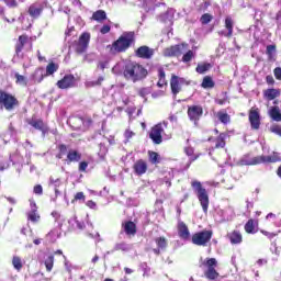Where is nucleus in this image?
<instances>
[{
	"label": "nucleus",
	"instance_id": "nucleus-1",
	"mask_svg": "<svg viewBox=\"0 0 281 281\" xmlns=\"http://www.w3.org/2000/svg\"><path fill=\"white\" fill-rule=\"evenodd\" d=\"M123 76L125 80L140 82L148 77V69L137 61H130L123 68Z\"/></svg>",
	"mask_w": 281,
	"mask_h": 281
},
{
	"label": "nucleus",
	"instance_id": "nucleus-2",
	"mask_svg": "<svg viewBox=\"0 0 281 281\" xmlns=\"http://www.w3.org/2000/svg\"><path fill=\"white\" fill-rule=\"evenodd\" d=\"M135 43V35L133 33H124L116 41L105 47L110 56H117L124 54L131 45Z\"/></svg>",
	"mask_w": 281,
	"mask_h": 281
},
{
	"label": "nucleus",
	"instance_id": "nucleus-3",
	"mask_svg": "<svg viewBox=\"0 0 281 281\" xmlns=\"http://www.w3.org/2000/svg\"><path fill=\"white\" fill-rule=\"evenodd\" d=\"M191 188L198 196L203 212L207 213V210L210 207V194L207 193V189L204 188L203 183H201V181L199 180L191 181Z\"/></svg>",
	"mask_w": 281,
	"mask_h": 281
},
{
	"label": "nucleus",
	"instance_id": "nucleus-4",
	"mask_svg": "<svg viewBox=\"0 0 281 281\" xmlns=\"http://www.w3.org/2000/svg\"><path fill=\"white\" fill-rule=\"evenodd\" d=\"M19 99L12 93L5 90H0V106L7 111H14V109L20 106Z\"/></svg>",
	"mask_w": 281,
	"mask_h": 281
},
{
	"label": "nucleus",
	"instance_id": "nucleus-5",
	"mask_svg": "<svg viewBox=\"0 0 281 281\" xmlns=\"http://www.w3.org/2000/svg\"><path fill=\"white\" fill-rule=\"evenodd\" d=\"M166 128H168V122L164 121L154 125L149 132V139H151L153 144L159 146L164 142L162 134L165 133Z\"/></svg>",
	"mask_w": 281,
	"mask_h": 281
},
{
	"label": "nucleus",
	"instance_id": "nucleus-6",
	"mask_svg": "<svg viewBox=\"0 0 281 281\" xmlns=\"http://www.w3.org/2000/svg\"><path fill=\"white\" fill-rule=\"evenodd\" d=\"M202 266H204L206 269L204 270V277L206 280H217L220 273L216 271V267H218V261L216 258H206Z\"/></svg>",
	"mask_w": 281,
	"mask_h": 281
},
{
	"label": "nucleus",
	"instance_id": "nucleus-7",
	"mask_svg": "<svg viewBox=\"0 0 281 281\" xmlns=\"http://www.w3.org/2000/svg\"><path fill=\"white\" fill-rule=\"evenodd\" d=\"M212 236H214L212 231H201L192 235L191 243L198 247H207Z\"/></svg>",
	"mask_w": 281,
	"mask_h": 281
},
{
	"label": "nucleus",
	"instance_id": "nucleus-8",
	"mask_svg": "<svg viewBox=\"0 0 281 281\" xmlns=\"http://www.w3.org/2000/svg\"><path fill=\"white\" fill-rule=\"evenodd\" d=\"M191 82L188 81L186 78L183 77H179L177 75H171L170 78V89H171V93L172 95H175V98H177V95H179V93H181V90L183 86L189 87Z\"/></svg>",
	"mask_w": 281,
	"mask_h": 281
},
{
	"label": "nucleus",
	"instance_id": "nucleus-9",
	"mask_svg": "<svg viewBox=\"0 0 281 281\" xmlns=\"http://www.w3.org/2000/svg\"><path fill=\"white\" fill-rule=\"evenodd\" d=\"M187 43L176 44L165 48L162 54L165 58H179V56L183 54V49H187Z\"/></svg>",
	"mask_w": 281,
	"mask_h": 281
},
{
	"label": "nucleus",
	"instance_id": "nucleus-10",
	"mask_svg": "<svg viewBox=\"0 0 281 281\" xmlns=\"http://www.w3.org/2000/svg\"><path fill=\"white\" fill-rule=\"evenodd\" d=\"M89 43H91V33L83 32L76 43L75 52L77 54H85L89 49Z\"/></svg>",
	"mask_w": 281,
	"mask_h": 281
},
{
	"label": "nucleus",
	"instance_id": "nucleus-11",
	"mask_svg": "<svg viewBox=\"0 0 281 281\" xmlns=\"http://www.w3.org/2000/svg\"><path fill=\"white\" fill-rule=\"evenodd\" d=\"M56 86L58 89L67 90L78 87V79L71 74L65 75L63 79L58 80Z\"/></svg>",
	"mask_w": 281,
	"mask_h": 281
},
{
	"label": "nucleus",
	"instance_id": "nucleus-12",
	"mask_svg": "<svg viewBox=\"0 0 281 281\" xmlns=\"http://www.w3.org/2000/svg\"><path fill=\"white\" fill-rule=\"evenodd\" d=\"M248 120L252 131H258L260 128V109L251 108L248 112Z\"/></svg>",
	"mask_w": 281,
	"mask_h": 281
},
{
	"label": "nucleus",
	"instance_id": "nucleus-13",
	"mask_svg": "<svg viewBox=\"0 0 281 281\" xmlns=\"http://www.w3.org/2000/svg\"><path fill=\"white\" fill-rule=\"evenodd\" d=\"M188 117L191 122H199L203 117V106L201 105H190L187 111Z\"/></svg>",
	"mask_w": 281,
	"mask_h": 281
},
{
	"label": "nucleus",
	"instance_id": "nucleus-14",
	"mask_svg": "<svg viewBox=\"0 0 281 281\" xmlns=\"http://www.w3.org/2000/svg\"><path fill=\"white\" fill-rule=\"evenodd\" d=\"M27 124L35 128V131H41L42 135H47V133H49V127L47 126V124H45L43 119L32 117L27 120Z\"/></svg>",
	"mask_w": 281,
	"mask_h": 281
},
{
	"label": "nucleus",
	"instance_id": "nucleus-15",
	"mask_svg": "<svg viewBox=\"0 0 281 281\" xmlns=\"http://www.w3.org/2000/svg\"><path fill=\"white\" fill-rule=\"evenodd\" d=\"M135 56L136 58H142L143 60H150V58L155 56V49L148 47L147 45H143L135 50Z\"/></svg>",
	"mask_w": 281,
	"mask_h": 281
},
{
	"label": "nucleus",
	"instance_id": "nucleus-16",
	"mask_svg": "<svg viewBox=\"0 0 281 281\" xmlns=\"http://www.w3.org/2000/svg\"><path fill=\"white\" fill-rule=\"evenodd\" d=\"M134 175L142 177L148 172V162L144 159H138L133 165Z\"/></svg>",
	"mask_w": 281,
	"mask_h": 281
},
{
	"label": "nucleus",
	"instance_id": "nucleus-17",
	"mask_svg": "<svg viewBox=\"0 0 281 281\" xmlns=\"http://www.w3.org/2000/svg\"><path fill=\"white\" fill-rule=\"evenodd\" d=\"M30 41H32V37H30L27 34H22L18 37V41L15 43L16 56H19V54H21V52H23V49L25 48L27 43H30Z\"/></svg>",
	"mask_w": 281,
	"mask_h": 281
},
{
	"label": "nucleus",
	"instance_id": "nucleus-18",
	"mask_svg": "<svg viewBox=\"0 0 281 281\" xmlns=\"http://www.w3.org/2000/svg\"><path fill=\"white\" fill-rule=\"evenodd\" d=\"M122 229L131 238L137 234V224L133 221H126L122 223Z\"/></svg>",
	"mask_w": 281,
	"mask_h": 281
},
{
	"label": "nucleus",
	"instance_id": "nucleus-19",
	"mask_svg": "<svg viewBox=\"0 0 281 281\" xmlns=\"http://www.w3.org/2000/svg\"><path fill=\"white\" fill-rule=\"evenodd\" d=\"M178 236L181 238V240H189L190 239V228H188V225L186 222H178Z\"/></svg>",
	"mask_w": 281,
	"mask_h": 281
},
{
	"label": "nucleus",
	"instance_id": "nucleus-20",
	"mask_svg": "<svg viewBox=\"0 0 281 281\" xmlns=\"http://www.w3.org/2000/svg\"><path fill=\"white\" fill-rule=\"evenodd\" d=\"M258 165H260L259 156L251 158V155L246 154L239 159V166H258Z\"/></svg>",
	"mask_w": 281,
	"mask_h": 281
},
{
	"label": "nucleus",
	"instance_id": "nucleus-21",
	"mask_svg": "<svg viewBox=\"0 0 281 281\" xmlns=\"http://www.w3.org/2000/svg\"><path fill=\"white\" fill-rule=\"evenodd\" d=\"M281 161L280 154L273 151L270 156H259V164H278Z\"/></svg>",
	"mask_w": 281,
	"mask_h": 281
},
{
	"label": "nucleus",
	"instance_id": "nucleus-22",
	"mask_svg": "<svg viewBox=\"0 0 281 281\" xmlns=\"http://www.w3.org/2000/svg\"><path fill=\"white\" fill-rule=\"evenodd\" d=\"M225 139H227V134L226 133H220L216 138L209 137L207 142H215V147L214 148L220 149V148H225V146H226Z\"/></svg>",
	"mask_w": 281,
	"mask_h": 281
},
{
	"label": "nucleus",
	"instance_id": "nucleus-23",
	"mask_svg": "<svg viewBox=\"0 0 281 281\" xmlns=\"http://www.w3.org/2000/svg\"><path fill=\"white\" fill-rule=\"evenodd\" d=\"M258 220L250 218L244 225L246 234H258Z\"/></svg>",
	"mask_w": 281,
	"mask_h": 281
},
{
	"label": "nucleus",
	"instance_id": "nucleus-24",
	"mask_svg": "<svg viewBox=\"0 0 281 281\" xmlns=\"http://www.w3.org/2000/svg\"><path fill=\"white\" fill-rule=\"evenodd\" d=\"M226 236L231 245H240L243 243V233H240V231L235 229L228 233Z\"/></svg>",
	"mask_w": 281,
	"mask_h": 281
},
{
	"label": "nucleus",
	"instance_id": "nucleus-25",
	"mask_svg": "<svg viewBox=\"0 0 281 281\" xmlns=\"http://www.w3.org/2000/svg\"><path fill=\"white\" fill-rule=\"evenodd\" d=\"M224 26L227 30V33L224 34V36H226V38H232V36H234V19L227 15L224 21Z\"/></svg>",
	"mask_w": 281,
	"mask_h": 281
},
{
	"label": "nucleus",
	"instance_id": "nucleus-26",
	"mask_svg": "<svg viewBox=\"0 0 281 281\" xmlns=\"http://www.w3.org/2000/svg\"><path fill=\"white\" fill-rule=\"evenodd\" d=\"M263 98L265 100H268V102H271V100L280 98V90L276 88L266 89L263 90Z\"/></svg>",
	"mask_w": 281,
	"mask_h": 281
},
{
	"label": "nucleus",
	"instance_id": "nucleus-27",
	"mask_svg": "<svg viewBox=\"0 0 281 281\" xmlns=\"http://www.w3.org/2000/svg\"><path fill=\"white\" fill-rule=\"evenodd\" d=\"M43 10H45L43 4L37 5L36 3H33L29 8V14L33 19H37V16H41V14H43Z\"/></svg>",
	"mask_w": 281,
	"mask_h": 281
},
{
	"label": "nucleus",
	"instance_id": "nucleus-28",
	"mask_svg": "<svg viewBox=\"0 0 281 281\" xmlns=\"http://www.w3.org/2000/svg\"><path fill=\"white\" fill-rule=\"evenodd\" d=\"M80 159H82V154H80V151H78L76 149H70L67 153V161H68V164L78 162V161H80Z\"/></svg>",
	"mask_w": 281,
	"mask_h": 281
},
{
	"label": "nucleus",
	"instance_id": "nucleus-29",
	"mask_svg": "<svg viewBox=\"0 0 281 281\" xmlns=\"http://www.w3.org/2000/svg\"><path fill=\"white\" fill-rule=\"evenodd\" d=\"M168 86V80H166V70H164V68H158V82H157V87H159V89L167 87Z\"/></svg>",
	"mask_w": 281,
	"mask_h": 281
},
{
	"label": "nucleus",
	"instance_id": "nucleus-30",
	"mask_svg": "<svg viewBox=\"0 0 281 281\" xmlns=\"http://www.w3.org/2000/svg\"><path fill=\"white\" fill-rule=\"evenodd\" d=\"M269 116L271 117V120H273V122H281L280 106L274 105V106L270 108Z\"/></svg>",
	"mask_w": 281,
	"mask_h": 281
},
{
	"label": "nucleus",
	"instance_id": "nucleus-31",
	"mask_svg": "<svg viewBox=\"0 0 281 281\" xmlns=\"http://www.w3.org/2000/svg\"><path fill=\"white\" fill-rule=\"evenodd\" d=\"M91 20L97 21V23H102L103 21H106V11L97 10L92 13Z\"/></svg>",
	"mask_w": 281,
	"mask_h": 281
},
{
	"label": "nucleus",
	"instance_id": "nucleus-32",
	"mask_svg": "<svg viewBox=\"0 0 281 281\" xmlns=\"http://www.w3.org/2000/svg\"><path fill=\"white\" fill-rule=\"evenodd\" d=\"M202 89H214L216 87V82L210 76H205L201 83Z\"/></svg>",
	"mask_w": 281,
	"mask_h": 281
},
{
	"label": "nucleus",
	"instance_id": "nucleus-33",
	"mask_svg": "<svg viewBox=\"0 0 281 281\" xmlns=\"http://www.w3.org/2000/svg\"><path fill=\"white\" fill-rule=\"evenodd\" d=\"M58 69H60V66L58 64L54 61L48 63V65L46 66V76H54V74H56Z\"/></svg>",
	"mask_w": 281,
	"mask_h": 281
},
{
	"label": "nucleus",
	"instance_id": "nucleus-34",
	"mask_svg": "<svg viewBox=\"0 0 281 281\" xmlns=\"http://www.w3.org/2000/svg\"><path fill=\"white\" fill-rule=\"evenodd\" d=\"M210 69H212V64L210 63H202V64H198L195 71L196 74H205L206 71H210Z\"/></svg>",
	"mask_w": 281,
	"mask_h": 281
},
{
	"label": "nucleus",
	"instance_id": "nucleus-35",
	"mask_svg": "<svg viewBox=\"0 0 281 281\" xmlns=\"http://www.w3.org/2000/svg\"><path fill=\"white\" fill-rule=\"evenodd\" d=\"M217 119L222 124H229L232 122V116L227 114V112L218 111L217 112Z\"/></svg>",
	"mask_w": 281,
	"mask_h": 281
},
{
	"label": "nucleus",
	"instance_id": "nucleus-36",
	"mask_svg": "<svg viewBox=\"0 0 281 281\" xmlns=\"http://www.w3.org/2000/svg\"><path fill=\"white\" fill-rule=\"evenodd\" d=\"M148 157H149L150 164H153L154 166H157V164L161 161V156H159L157 151L149 150Z\"/></svg>",
	"mask_w": 281,
	"mask_h": 281
},
{
	"label": "nucleus",
	"instance_id": "nucleus-37",
	"mask_svg": "<svg viewBox=\"0 0 281 281\" xmlns=\"http://www.w3.org/2000/svg\"><path fill=\"white\" fill-rule=\"evenodd\" d=\"M44 265L46 271L52 273V269H54V255H48L47 258L44 260Z\"/></svg>",
	"mask_w": 281,
	"mask_h": 281
},
{
	"label": "nucleus",
	"instance_id": "nucleus-38",
	"mask_svg": "<svg viewBox=\"0 0 281 281\" xmlns=\"http://www.w3.org/2000/svg\"><path fill=\"white\" fill-rule=\"evenodd\" d=\"M155 243L158 247V249H166L168 247V239H166V237H157L155 238Z\"/></svg>",
	"mask_w": 281,
	"mask_h": 281
},
{
	"label": "nucleus",
	"instance_id": "nucleus-39",
	"mask_svg": "<svg viewBox=\"0 0 281 281\" xmlns=\"http://www.w3.org/2000/svg\"><path fill=\"white\" fill-rule=\"evenodd\" d=\"M12 266L14 269H16L18 271H21V269H23V260L21 259V257L19 256H14L12 258Z\"/></svg>",
	"mask_w": 281,
	"mask_h": 281
},
{
	"label": "nucleus",
	"instance_id": "nucleus-40",
	"mask_svg": "<svg viewBox=\"0 0 281 281\" xmlns=\"http://www.w3.org/2000/svg\"><path fill=\"white\" fill-rule=\"evenodd\" d=\"M27 220L32 223H38V221H41V215L36 213V210H33L27 214Z\"/></svg>",
	"mask_w": 281,
	"mask_h": 281
},
{
	"label": "nucleus",
	"instance_id": "nucleus-41",
	"mask_svg": "<svg viewBox=\"0 0 281 281\" xmlns=\"http://www.w3.org/2000/svg\"><path fill=\"white\" fill-rule=\"evenodd\" d=\"M57 148H58L59 153L56 155V158L63 159V157H65V155H67V145L59 144Z\"/></svg>",
	"mask_w": 281,
	"mask_h": 281
},
{
	"label": "nucleus",
	"instance_id": "nucleus-42",
	"mask_svg": "<svg viewBox=\"0 0 281 281\" xmlns=\"http://www.w3.org/2000/svg\"><path fill=\"white\" fill-rule=\"evenodd\" d=\"M14 76L16 85H24V87L27 86V79L25 78V76L20 75L19 72H15Z\"/></svg>",
	"mask_w": 281,
	"mask_h": 281
},
{
	"label": "nucleus",
	"instance_id": "nucleus-43",
	"mask_svg": "<svg viewBox=\"0 0 281 281\" xmlns=\"http://www.w3.org/2000/svg\"><path fill=\"white\" fill-rule=\"evenodd\" d=\"M212 19H214V16H212V14L204 13L200 18V23H202V25H207V23H210L212 21Z\"/></svg>",
	"mask_w": 281,
	"mask_h": 281
},
{
	"label": "nucleus",
	"instance_id": "nucleus-44",
	"mask_svg": "<svg viewBox=\"0 0 281 281\" xmlns=\"http://www.w3.org/2000/svg\"><path fill=\"white\" fill-rule=\"evenodd\" d=\"M192 58H194V50H188L183 56H182V63H191Z\"/></svg>",
	"mask_w": 281,
	"mask_h": 281
},
{
	"label": "nucleus",
	"instance_id": "nucleus-45",
	"mask_svg": "<svg viewBox=\"0 0 281 281\" xmlns=\"http://www.w3.org/2000/svg\"><path fill=\"white\" fill-rule=\"evenodd\" d=\"M276 44H272V45H268L267 48H266V54L269 58H273V54H276Z\"/></svg>",
	"mask_w": 281,
	"mask_h": 281
},
{
	"label": "nucleus",
	"instance_id": "nucleus-46",
	"mask_svg": "<svg viewBox=\"0 0 281 281\" xmlns=\"http://www.w3.org/2000/svg\"><path fill=\"white\" fill-rule=\"evenodd\" d=\"M115 251H128V245L126 243H119L114 246Z\"/></svg>",
	"mask_w": 281,
	"mask_h": 281
},
{
	"label": "nucleus",
	"instance_id": "nucleus-47",
	"mask_svg": "<svg viewBox=\"0 0 281 281\" xmlns=\"http://www.w3.org/2000/svg\"><path fill=\"white\" fill-rule=\"evenodd\" d=\"M85 199H86L85 192H77L74 199L71 200V203H76V201H85Z\"/></svg>",
	"mask_w": 281,
	"mask_h": 281
},
{
	"label": "nucleus",
	"instance_id": "nucleus-48",
	"mask_svg": "<svg viewBox=\"0 0 281 281\" xmlns=\"http://www.w3.org/2000/svg\"><path fill=\"white\" fill-rule=\"evenodd\" d=\"M270 133H274V135H279L281 137V125L274 124L270 127Z\"/></svg>",
	"mask_w": 281,
	"mask_h": 281
},
{
	"label": "nucleus",
	"instance_id": "nucleus-49",
	"mask_svg": "<svg viewBox=\"0 0 281 281\" xmlns=\"http://www.w3.org/2000/svg\"><path fill=\"white\" fill-rule=\"evenodd\" d=\"M102 82H104V77H99L95 81H91L89 87H102Z\"/></svg>",
	"mask_w": 281,
	"mask_h": 281
},
{
	"label": "nucleus",
	"instance_id": "nucleus-50",
	"mask_svg": "<svg viewBox=\"0 0 281 281\" xmlns=\"http://www.w3.org/2000/svg\"><path fill=\"white\" fill-rule=\"evenodd\" d=\"M87 168H89V162L87 161L79 162V172H87Z\"/></svg>",
	"mask_w": 281,
	"mask_h": 281
},
{
	"label": "nucleus",
	"instance_id": "nucleus-51",
	"mask_svg": "<svg viewBox=\"0 0 281 281\" xmlns=\"http://www.w3.org/2000/svg\"><path fill=\"white\" fill-rule=\"evenodd\" d=\"M5 5H8V8H18L19 7V2H16V0H4Z\"/></svg>",
	"mask_w": 281,
	"mask_h": 281
},
{
	"label": "nucleus",
	"instance_id": "nucleus-52",
	"mask_svg": "<svg viewBox=\"0 0 281 281\" xmlns=\"http://www.w3.org/2000/svg\"><path fill=\"white\" fill-rule=\"evenodd\" d=\"M33 192H34V194H38V195L43 194V186L36 184V186L33 188Z\"/></svg>",
	"mask_w": 281,
	"mask_h": 281
},
{
	"label": "nucleus",
	"instance_id": "nucleus-53",
	"mask_svg": "<svg viewBox=\"0 0 281 281\" xmlns=\"http://www.w3.org/2000/svg\"><path fill=\"white\" fill-rule=\"evenodd\" d=\"M260 232H261V234H262L263 236H267V238H269L270 240H271L272 238H276V236H277L274 233H269V232H267V231H265V229H261Z\"/></svg>",
	"mask_w": 281,
	"mask_h": 281
},
{
	"label": "nucleus",
	"instance_id": "nucleus-54",
	"mask_svg": "<svg viewBox=\"0 0 281 281\" xmlns=\"http://www.w3.org/2000/svg\"><path fill=\"white\" fill-rule=\"evenodd\" d=\"M101 34H109V32H111V25L104 24L101 29H100Z\"/></svg>",
	"mask_w": 281,
	"mask_h": 281
},
{
	"label": "nucleus",
	"instance_id": "nucleus-55",
	"mask_svg": "<svg viewBox=\"0 0 281 281\" xmlns=\"http://www.w3.org/2000/svg\"><path fill=\"white\" fill-rule=\"evenodd\" d=\"M273 74L277 80H281V67L274 68Z\"/></svg>",
	"mask_w": 281,
	"mask_h": 281
},
{
	"label": "nucleus",
	"instance_id": "nucleus-56",
	"mask_svg": "<svg viewBox=\"0 0 281 281\" xmlns=\"http://www.w3.org/2000/svg\"><path fill=\"white\" fill-rule=\"evenodd\" d=\"M266 82H267V85H276V79H273V76L268 75L266 77Z\"/></svg>",
	"mask_w": 281,
	"mask_h": 281
},
{
	"label": "nucleus",
	"instance_id": "nucleus-57",
	"mask_svg": "<svg viewBox=\"0 0 281 281\" xmlns=\"http://www.w3.org/2000/svg\"><path fill=\"white\" fill-rule=\"evenodd\" d=\"M124 135L126 139H131L135 134L133 133V131L126 130Z\"/></svg>",
	"mask_w": 281,
	"mask_h": 281
},
{
	"label": "nucleus",
	"instance_id": "nucleus-58",
	"mask_svg": "<svg viewBox=\"0 0 281 281\" xmlns=\"http://www.w3.org/2000/svg\"><path fill=\"white\" fill-rule=\"evenodd\" d=\"M93 124V119L88 117L83 121L85 126H91Z\"/></svg>",
	"mask_w": 281,
	"mask_h": 281
},
{
	"label": "nucleus",
	"instance_id": "nucleus-59",
	"mask_svg": "<svg viewBox=\"0 0 281 281\" xmlns=\"http://www.w3.org/2000/svg\"><path fill=\"white\" fill-rule=\"evenodd\" d=\"M138 95H140V98H146V88H142V89L138 91Z\"/></svg>",
	"mask_w": 281,
	"mask_h": 281
},
{
	"label": "nucleus",
	"instance_id": "nucleus-60",
	"mask_svg": "<svg viewBox=\"0 0 281 281\" xmlns=\"http://www.w3.org/2000/svg\"><path fill=\"white\" fill-rule=\"evenodd\" d=\"M99 69H101L102 71H104V69H106V63H105V61H100V63H99Z\"/></svg>",
	"mask_w": 281,
	"mask_h": 281
},
{
	"label": "nucleus",
	"instance_id": "nucleus-61",
	"mask_svg": "<svg viewBox=\"0 0 281 281\" xmlns=\"http://www.w3.org/2000/svg\"><path fill=\"white\" fill-rule=\"evenodd\" d=\"M37 58H38L40 63H43V60H45V57H43V55H41V50H37Z\"/></svg>",
	"mask_w": 281,
	"mask_h": 281
},
{
	"label": "nucleus",
	"instance_id": "nucleus-62",
	"mask_svg": "<svg viewBox=\"0 0 281 281\" xmlns=\"http://www.w3.org/2000/svg\"><path fill=\"white\" fill-rule=\"evenodd\" d=\"M226 100L225 99H218L216 101V104H220V106H223V104H225Z\"/></svg>",
	"mask_w": 281,
	"mask_h": 281
},
{
	"label": "nucleus",
	"instance_id": "nucleus-63",
	"mask_svg": "<svg viewBox=\"0 0 281 281\" xmlns=\"http://www.w3.org/2000/svg\"><path fill=\"white\" fill-rule=\"evenodd\" d=\"M277 176L279 179H281V165L277 169Z\"/></svg>",
	"mask_w": 281,
	"mask_h": 281
},
{
	"label": "nucleus",
	"instance_id": "nucleus-64",
	"mask_svg": "<svg viewBox=\"0 0 281 281\" xmlns=\"http://www.w3.org/2000/svg\"><path fill=\"white\" fill-rule=\"evenodd\" d=\"M267 221H269V218H276V214L273 213H269L267 216H266Z\"/></svg>",
	"mask_w": 281,
	"mask_h": 281
}]
</instances>
